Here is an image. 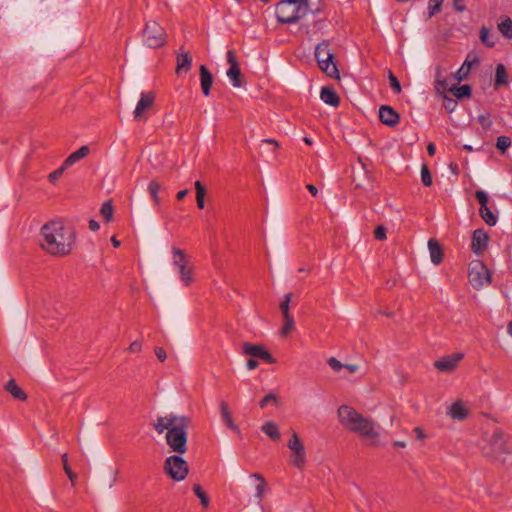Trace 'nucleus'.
<instances>
[{
	"label": "nucleus",
	"instance_id": "obj_34",
	"mask_svg": "<svg viewBox=\"0 0 512 512\" xmlns=\"http://www.w3.org/2000/svg\"><path fill=\"white\" fill-rule=\"evenodd\" d=\"M480 40L481 42L489 48H492L496 44V38L494 35L490 34L488 28L485 26L480 29Z\"/></svg>",
	"mask_w": 512,
	"mask_h": 512
},
{
	"label": "nucleus",
	"instance_id": "obj_52",
	"mask_svg": "<svg viewBox=\"0 0 512 512\" xmlns=\"http://www.w3.org/2000/svg\"><path fill=\"white\" fill-rule=\"evenodd\" d=\"M475 196L480 204V208L487 207L488 195L483 190L476 191Z\"/></svg>",
	"mask_w": 512,
	"mask_h": 512
},
{
	"label": "nucleus",
	"instance_id": "obj_16",
	"mask_svg": "<svg viewBox=\"0 0 512 512\" xmlns=\"http://www.w3.org/2000/svg\"><path fill=\"white\" fill-rule=\"evenodd\" d=\"M179 418L180 416L174 414L159 416L157 422L154 424V428L159 434H162L165 430L168 432L170 428L177 425Z\"/></svg>",
	"mask_w": 512,
	"mask_h": 512
},
{
	"label": "nucleus",
	"instance_id": "obj_32",
	"mask_svg": "<svg viewBox=\"0 0 512 512\" xmlns=\"http://www.w3.org/2000/svg\"><path fill=\"white\" fill-rule=\"evenodd\" d=\"M499 32L507 39H512V20L508 16L501 18L498 23Z\"/></svg>",
	"mask_w": 512,
	"mask_h": 512
},
{
	"label": "nucleus",
	"instance_id": "obj_37",
	"mask_svg": "<svg viewBox=\"0 0 512 512\" xmlns=\"http://www.w3.org/2000/svg\"><path fill=\"white\" fill-rule=\"evenodd\" d=\"M480 216L489 226H494L497 223V216L490 210V208L484 207L479 209Z\"/></svg>",
	"mask_w": 512,
	"mask_h": 512
},
{
	"label": "nucleus",
	"instance_id": "obj_6",
	"mask_svg": "<svg viewBox=\"0 0 512 512\" xmlns=\"http://www.w3.org/2000/svg\"><path fill=\"white\" fill-rule=\"evenodd\" d=\"M509 452V445L505 434L501 430H495L489 439L488 445L484 448L487 457L497 459Z\"/></svg>",
	"mask_w": 512,
	"mask_h": 512
},
{
	"label": "nucleus",
	"instance_id": "obj_12",
	"mask_svg": "<svg viewBox=\"0 0 512 512\" xmlns=\"http://www.w3.org/2000/svg\"><path fill=\"white\" fill-rule=\"evenodd\" d=\"M227 62L229 63L230 67L227 70V77L231 80V83L234 87H241L242 82L240 80L241 76V70L239 63L236 59L235 52L233 50L227 51Z\"/></svg>",
	"mask_w": 512,
	"mask_h": 512
},
{
	"label": "nucleus",
	"instance_id": "obj_10",
	"mask_svg": "<svg viewBox=\"0 0 512 512\" xmlns=\"http://www.w3.org/2000/svg\"><path fill=\"white\" fill-rule=\"evenodd\" d=\"M242 352L245 355L259 358L268 364H274L276 362L271 353L268 352L263 345L245 342L242 346Z\"/></svg>",
	"mask_w": 512,
	"mask_h": 512
},
{
	"label": "nucleus",
	"instance_id": "obj_42",
	"mask_svg": "<svg viewBox=\"0 0 512 512\" xmlns=\"http://www.w3.org/2000/svg\"><path fill=\"white\" fill-rule=\"evenodd\" d=\"M442 96L443 99V106L446 109L448 113H452L456 107H457V101L451 97H449L446 94V91L444 93H439Z\"/></svg>",
	"mask_w": 512,
	"mask_h": 512
},
{
	"label": "nucleus",
	"instance_id": "obj_22",
	"mask_svg": "<svg viewBox=\"0 0 512 512\" xmlns=\"http://www.w3.org/2000/svg\"><path fill=\"white\" fill-rule=\"evenodd\" d=\"M477 62V58H474L473 60L470 61L468 56L461 65V67L455 73L452 74L453 78L456 79L458 82L466 80L470 74L472 65Z\"/></svg>",
	"mask_w": 512,
	"mask_h": 512
},
{
	"label": "nucleus",
	"instance_id": "obj_24",
	"mask_svg": "<svg viewBox=\"0 0 512 512\" xmlns=\"http://www.w3.org/2000/svg\"><path fill=\"white\" fill-rule=\"evenodd\" d=\"M448 415L454 420L463 421L467 418L468 411L461 401H456L450 406Z\"/></svg>",
	"mask_w": 512,
	"mask_h": 512
},
{
	"label": "nucleus",
	"instance_id": "obj_20",
	"mask_svg": "<svg viewBox=\"0 0 512 512\" xmlns=\"http://www.w3.org/2000/svg\"><path fill=\"white\" fill-rule=\"evenodd\" d=\"M321 71H323L328 77L339 79V71L337 64L334 59H322L317 61Z\"/></svg>",
	"mask_w": 512,
	"mask_h": 512
},
{
	"label": "nucleus",
	"instance_id": "obj_39",
	"mask_svg": "<svg viewBox=\"0 0 512 512\" xmlns=\"http://www.w3.org/2000/svg\"><path fill=\"white\" fill-rule=\"evenodd\" d=\"M193 492L195 495L200 499V503L204 508H207L209 506V497L205 493V491L202 489L201 485L195 484L193 486Z\"/></svg>",
	"mask_w": 512,
	"mask_h": 512
},
{
	"label": "nucleus",
	"instance_id": "obj_36",
	"mask_svg": "<svg viewBox=\"0 0 512 512\" xmlns=\"http://www.w3.org/2000/svg\"><path fill=\"white\" fill-rule=\"evenodd\" d=\"M173 264L179 269L187 265V259L183 250L179 248H173Z\"/></svg>",
	"mask_w": 512,
	"mask_h": 512
},
{
	"label": "nucleus",
	"instance_id": "obj_45",
	"mask_svg": "<svg viewBox=\"0 0 512 512\" xmlns=\"http://www.w3.org/2000/svg\"><path fill=\"white\" fill-rule=\"evenodd\" d=\"M421 181L422 184L426 187L432 185V176L426 164H423L421 167Z\"/></svg>",
	"mask_w": 512,
	"mask_h": 512
},
{
	"label": "nucleus",
	"instance_id": "obj_28",
	"mask_svg": "<svg viewBox=\"0 0 512 512\" xmlns=\"http://www.w3.org/2000/svg\"><path fill=\"white\" fill-rule=\"evenodd\" d=\"M502 85H508V74L504 64L500 63L495 69L494 88L497 90Z\"/></svg>",
	"mask_w": 512,
	"mask_h": 512
},
{
	"label": "nucleus",
	"instance_id": "obj_5",
	"mask_svg": "<svg viewBox=\"0 0 512 512\" xmlns=\"http://www.w3.org/2000/svg\"><path fill=\"white\" fill-rule=\"evenodd\" d=\"M143 42L149 48H159L166 43V33L156 21H148L143 30Z\"/></svg>",
	"mask_w": 512,
	"mask_h": 512
},
{
	"label": "nucleus",
	"instance_id": "obj_40",
	"mask_svg": "<svg viewBox=\"0 0 512 512\" xmlns=\"http://www.w3.org/2000/svg\"><path fill=\"white\" fill-rule=\"evenodd\" d=\"M160 188H161V186H160L159 182H157L156 180H152L148 184V191L156 205H158L160 202L159 196H158Z\"/></svg>",
	"mask_w": 512,
	"mask_h": 512
},
{
	"label": "nucleus",
	"instance_id": "obj_31",
	"mask_svg": "<svg viewBox=\"0 0 512 512\" xmlns=\"http://www.w3.org/2000/svg\"><path fill=\"white\" fill-rule=\"evenodd\" d=\"M448 90L454 95L455 98L459 100L464 98H470L472 95V88L468 84L462 85L460 87L454 85L450 87Z\"/></svg>",
	"mask_w": 512,
	"mask_h": 512
},
{
	"label": "nucleus",
	"instance_id": "obj_64",
	"mask_svg": "<svg viewBox=\"0 0 512 512\" xmlns=\"http://www.w3.org/2000/svg\"><path fill=\"white\" fill-rule=\"evenodd\" d=\"M188 194V190L187 189H184V190H181L177 193L176 195V198L177 200L181 201L185 198V196Z\"/></svg>",
	"mask_w": 512,
	"mask_h": 512
},
{
	"label": "nucleus",
	"instance_id": "obj_18",
	"mask_svg": "<svg viewBox=\"0 0 512 512\" xmlns=\"http://www.w3.org/2000/svg\"><path fill=\"white\" fill-rule=\"evenodd\" d=\"M199 74L202 93L207 97L210 95V90L214 80L213 75L205 65L200 66Z\"/></svg>",
	"mask_w": 512,
	"mask_h": 512
},
{
	"label": "nucleus",
	"instance_id": "obj_30",
	"mask_svg": "<svg viewBox=\"0 0 512 512\" xmlns=\"http://www.w3.org/2000/svg\"><path fill=\"white\" fill-rule=\"evenodd\" d=\"M251 477L258 481V484L256 485L255 497H256L258 503H261L262 499H263V496H264V493L266 492V489H267L266 480L259 473L251 474Z\"/></svg>",
	"mask_w": 512,
	"mask_h": 512
},
{
	"label": "nucleus",
	"instance_id": "obj_47",
	"mask_svg": "<svg viewBox=\"0 0 512 512\" xmlns=\"http://www.w3.org/2000/svg\"><path fill=\"white\" fill-rule=\"evenodd\" d=\"M478 123L481 125V127L484 130H488L492 126L493 122L491 120L490 114L486 113V114H480L478 116Z\"/></svg>",
	"mask_w": 512,
	"mask_h": 512
},
{
	"label": "nucleus",
	"instance_id": "obj_26",
	"mask_svg": "<svg viewBox=\"0 0 512 512\" xmlns=\"http://www.w3.org/2000/svg\"><path fill=\"white\" fill-rule=\"evenodd\" d=\"M220 410H221V417H222V420L223 422L225 423V425L239 433V428L238 426L234 423L233 421V418H232V415H231V412L229 410V407H228V404L225 402V401H222L221 404H220Z\"/></svg>",
	"mask_w": 512,
	"mask_h": 512
},
{
	"label": "nucleus",
	"instance_id": "obj_62",
	"mask_svg": "<svg viewBox=\"0 0 512 512\" xmlns=\"http://www.w3.org/2000/svg\"><path fill=\"white\" fill-rule=\"evenodd\" d=\"M306 188L308 189V191L314 196L316 197L318 195V189L315 185L313 184H308L306 186Z\"/></svg>",
	"mask_w": 512,
	"mask_h": 512
},
{
	"label": "nucleus",
	"instance_id": "obj_63",
	"mask_svg": "<svg viewBox=\"0 0 512 512\" xmlns=\"http://www.w3.org/2000/svg\"><path fill=\"white\" fill-rule=\"evenodd\" d=\"M414 432L416 433V437L418 439H424L426 437V435L424 434L422 428H420V427H416L414 429Z\"/></svg>",
	"mask_w": 512,
	"mask_h": 512
},
{
	"label": "nucleus",
	"instance_id": "obj_7",
	"mask_svg": "<svg viewBox=\"0 0 512 512\" xmlns=\"http://www.w3.org/2000/svg\"><path fill=\"white\" fill-rule=\"evenodd\" d=\"M164 471L175 481L186 478L189 468L187 462L180 455H172L165 460Z\"/></svg>",
	"mask_w": 512,
	"mask_h": 512
},
{
	"label": "nucleus",
	"instance_id": "obj_48",
	"mask_svg": "<svg viewBox=\"0 0 512 512\" xmlns=\"http://www.w3.org/2000/svg\"><path fill=\"white\" fill-rule=\"evenodd\" d=\"M389 81H390V86L392 88V90L396 93V94H399L402 90L401 88V84L399 82V80L397 79V77L393 74L392 71H389Z\"/></svg>",
	"mask_w": 512,
	"mask_h": 512
},
{
	"label": "nucleus",
	"instance_id": "obj_27",
	"mask_svg": "<svg viewBox=\"0 0 512 512\" xmlns=\"http://www.w3.org/2000/svg\"><path fill=\"white\" fill-rule=\"evenodd\" d=\"M5 390L17 400L25 401L27 399L26 393L18 386L14 379H10L6 383Z\"/></svg>",
	"mask_w": 512,
	"mask_h": 512
},
{
	"label": "nucleus",
	"instance_id": "obj_49",
	"mask_svg": "<svg viewBox=\"0 0 512 512\" xmlns=\"http://www.w3.org/2000/svg\"><path fill=\"white\" fill-rule=\"evenodd\" d=\"M442 3L443 0H429L428 8L430 11V16H433L436 13L440 12Z\"/></svg>",
	"mask_w": 512,
	"mask_h": 512
},
{
	"label": "nucleus",
	"instance_id": "obj_55",
	"mask_svg": "<svg viewBox=\"0 0 512 512\" xmlns=\"http://www.w3.org/2000/svg\"><path fill=\"white\" fill-rule=\"evenodd\" d=\"M291 298H292V294L291 293L285 294L283 300L280 303V310H281V312L289 310V304H290Z\"/></svg>",
	"mask_w": 512,
	"mask_h": 512
},
{
	"label": "nucleus",
	"instance_id": "obj_50",
	"mask_svg": "<svg viewBox=\"0 0 512 512\" xmlns=\"http://www.w3.org/2000/svg\"><path fill=\"white\" fill-rule=\"evenodd\" d=\"M67 168L64 167V165L62 164L58 169L54 170L53 172H51L48 176V179L51 183H55L64 173V171L66 170Z\"/></svg>",
	"mask_w": 512,
	"mask_h": 512
},
{
	"label": "nucleus",
	"instance_id": "obj_15",
	"mask_svg": "<svg viewBox=\"0 0 512 512\" xmlns=\"http://www.w3.org/2000/svg\"><path fill=\"white\" fill-rule=\"evenodd\" d=\"M489 236L484 229H477L473 232L471 249L474 253L480 254L486 248L488 244Z\"/></svg>",
	"mask_w": 512,
	"mask_h": 512
},
{
	"label": "nucleus",
	"instance_id": "obj_13",
	"mask_svg": "<svg viewBox=\"0 0 512 512\" xmlns=\"http://www.w3.org/2000/svg\"><path fill=\"white\" fill-rule=\"evenodd\" d=\"M464 358V354L459 352L453 355L445 356L434 362V366L441 372H452L456 369L459 362Z\"/></svg>",
	"mask_w": 512,
	"mask_h": 512
},
{
	"label": "nucleus",
	"instance_id": "obj_54",
	"mask_svg": "<svg viewBox=\"0 0 512 512\" xmlns=\"http://www.w3.org/2000/svg\"><path fill=\"white\" fill-rule=\"evenodd\" d=\"M328 365L334 371H340L343 368V364L334 357L328 360Z\"/></svg>",
	"mask_w": 512,
	"mask_h": 512
},
{
	"label": "nucleus",
	"instance_id": "obj_53",
	"mask_svg": "<svg viewBox=\"0 0 512 512\" xmlns=\"http://www.w3.org/2000/svg\"><path fill=\"white\" fill-rule=\"evenodd\" d=\"M374 237L376 240L383 241L386 239V228L383 225H379L374 230Z\"/></svg>",
	"mask_w": 512,
	"mask_h": 512
},
{
	"label": "nucleus",
	"instance_id": "obj_9",
	"mask_svg": "<svg viewBox=\"0 0 512 512\" xmlns=\"http://www.w3.org/2000/svg\"><path fill=\"white\" fill-rule=\"evenodd\" d=\"M288 448L291 450V464L295 466L297 469L302 470L306 464V451L305 447L298 436V434L293 431L292 436L287 444Z\"/></svg>",
	"mask_w": 512,
	"mask_h": 512
},
{
	"label": "nucleus",
	"instance_id": "obj_41",
	"mask_svg": "<svg viewBox=\"0 0 512 512\" xmlns=\"http://www.w3.org/2000/svg\"><path fill=\"white\" fill-rule=\"evenodd\" d=\"M113 206L110 201H106L102 204L100 213L106 222H110L113 217Z\"/></svg>",
	"mask_w": 512,
	"mask_h": 512
},
{
	"label": "nucleus",
	"instance_id": "obj_3",
	"mask_svg": "<svg viewBox=\"0 0 512 512\" xmlns=\"http://www.w3.org/2000/svg\"><path fill=\"white\" fill-rule=\"evenodd\" d=\"M319 9L312 10L309 3L301 0H282L277 3L275 15L280 23L293 24L304 18L308 12L316 13Z\"/></svg>",
	"mask_w": 512,
	"mask_h": 512
},
{
	"label": "nucleus",
	"instance_id": "obj_8",
	"mask_svg": "<svg viewBox=\"0 0 512 512\" xmlns=\"http://www.w3.org/2000/svg\"><path fill=\"white\" fill-rule=\"evenodd\" d=\"M469 282L474 288H481L491 282V274L481 261L472 262L469 266Z\"/></svg>",
	"mask_w": 512,
	"mask_h": 512
},
{
	"label": "nucleus",
	"instance_id": "obj_11",
	"mask_svg": "<svg viewBox=\"0 0 512 512\" xmlns=\"http://www.w3.org/2000/svg\"><path fill=\"white\" fill-rule=\"evenodd\" d=\"M155 102V95L153 92H142L141 97L133 112L134 120L141 121L145 119V113L151 109Z\"/></svg>",
	"mask_w": 512,
	"mask_h": 512
},
{
	"label": "nucleus",
	"instance_id": "obj_23",
	"mask_svg": "<svg viewBox=\"0 0 512 512\" xmlns=\"http://www.w3.org/2000/svg\"><path fill=\"white\" fill-rule=\"evenodd\" d=\"M90 152V148L87 145L81 146L77 151L71 153L62 163L64 167L68 168L81 159L85 158Z\"/></svg>",
	"mask_w": 512,
	"mask_h": 512
},
{
	"label": "nucleus",
	"instance_id": "obj_25",
	"mask_svg": "<svg viewBox=\"0 0 512 512\" xmlns=\"http://www.w3.org/2000/svg\"><path fill=\"white\" fill-rule=\"evenodd\" d=\"M315 58L317 61L322 59H334V54L330 50V43L328 41H322L316 46Z\"/></svg>",
	"mask_w": 512,
	"mask_h": 512
},
{
	"label": "nucleus",
	"instance_id": "obj_56",
	"mask_svg": "<svg viewBox=\"0 0 512 512\" xmlns=\"http://www.w3.org/2000/svg\"><path fill=\"white\" fill-rule=\"evenodd\" d=\"M154 352H155L156 357L161 362L166 360L167 354H166V351H165V349L163 347H159V346L155 347Z\"/></svg>",
	"mask_w": 512,
	"mask_h": 512
},
{
	"label": "nucleus",
	"instance_id": "obj_38",
	"mask_svg": "<svg viewBox=\"0 0 512 512\" xmlns=\"http://www.w3.org/2000/svg\"><path fill=\"white\" fill-rule=\"evenodd\" d=\"M61 460H62V463H63V469L67 475V477L69 478L72 486H75V482L77 480V475L76 473H74L68 463V454L67 453H64L61 457Z\"/></svg>",
	"mask_w": 512,
	"mask_h": 512
},
{
	"label": "nucleus",
	"instance_id": "obj_57",
	"mask_svg": "<svg viewBox=\"0 0 512 512\" xmlns=\"http://www.w3.org/2000/svg\"><path fill=\"white\" fill-rule=\"evenodd\" d=\"M453 6L456 11L463 12L466 10V6L464 5V0H454Z\"/></svg>",
	"mask_w": 512,
	"mask_h": 512
},
{
	"label": "nucleus",
	"instance_id": "obj_51",
	"mask_svg": "<svg viewBox=\"0 0 512 512\" xmlns=\"http://www.w3.org/2000/svg\"><path fill=\"white\" fill-rule=\"evenodd\" d=\"M295 327L294 319L284 320V325L280 331L281 336H286Z\"/></svg>",
	"mask_w": 512,
	"mask_h": 512
},
{
	"label": "nucleus",
	"instance_id": "obj_44",
	"mask_svg": "<svg viewBox=\"0 0 512 512\" xmlns=\"http://www.w3.org/2000/svg\"><path fill=\"white\" fill-rule=\"evenodd\" d=\"M511 145V139L508 136H499L496 141V148L501 151L502 154L506 152V150Z\"/></svg>",
	"mask_w": 512,
	"mask_h": 512
},
{
	"label": "nucleus",
	"instance_id": "obj_19",
	"mask_svg": "<svg viewBox=\"0 0 512 512\" xmlns=\"http://www.w3.org/2000/svg\"><path fill=\"white\" fill-rule=\"evenodd\" d=\"M321 100L330 106L338 107L340 104V98L334 88L325 86L320 92Z\"/></svg>",
	"mask_w": 512,
	"mask_h": 512
},
{
	"label": "nucleus",
	"instance_id": "obj_35",
	"mask_svg": "<svg viewBox=\"0 0 512 512\" xmlns=\"http://www.w3.org/2000/svg\"><path fill=\"white\" fill-rule=\"evenodd\" d=\"M195 190H196L197 206L199 209H204L206 189L200 181H196L195 182Z\"/></svg>",
	"mask_w": 512,
	"mask_h": 512
},
{
	"label": "nucleus",
	"instance_id": "obj_59",
	"mask_svg": "<svg viewBox=\"0 0 512 512\" xmlns=\"http://www.w3.org/2000/svg\"><path fill=\"white\" fill-rule=\"evenodd\" d=\"M141 348H142V345H141V343H140V342H138V341H134V342H132V343L130 344V346H129V350H130L131 352H139V351H141Z\"/></svg>",
	"mask_w": 512,
	"mask_h": 512
},
{
	"label": "nucleus",
	"instance_id": "obj_33",
	"mask_svg": "<svg viewBox=\"0 0 512 512\" xmlns=\"http://www.w3.org/2000/svg\"><path fill=\"white\" fill-rule=\"evenodd\" d=\"M262 431L274 441H278L280 439L278 426L272 421L264 423L262 426Z\"/></svg>",
	"mask_w": 512,
	"mask_h": 512
},
{
	"label": "nucleus",
	"instance_id": "obj_2",
	"mask_svg": "<svg viewBox=\"0 0 512 512\" xmlns=\"http://www.w3.org/2000/svg\"><path fill=\"white\" fill-rule=\"evenodd\" d=\"M338 417L342 425L364 438L375 439L379 436V433L375 430L374 422L369 418L363 417L351 406H340L338 408Z\"/></svg>",
	"mask_w": 512,
	"mask_h": 512
},
{
	"label": "nucleus",
	"instance_id": "obj_1",
	"mask_svg": "<svg viewBox=\"0 0 512 512\" xmlns=\"http://www.w3.org/2000/svg\"><path fill=\"white\" fill-rule=\"evenodd\" d=\"M41 247L53 256L68 255L75 244V232L62 221H50L41 228Z\"/></svg>",
	"mask_w": 512,
	"mask_h": 512
},
{
	"label": "nucleus",
	"instance_id": "obj_29",
	"mask_svg": "<svg viewBox=\"0 0 512 512\" xmlns=\"http://www.w3.org/2000/svg\"><path fill=\"white\" fill-rule=\"evenodd\" d=\"M448 83L440 66L435 69V91L436 93H444L447 91Z\"/></svg>",
	"mask_w": 512,
	"mask_h": 512
},
{
	"label": "nucleus",
	"instance_id": "obj_14",
	"mask_svg": "<svg viewBox=\"0 0 512 512\" xmlns=\"http://www.w3.org/2000/svg\"><path fill=\"white\" fill-rule=\"evenodd\" d=\"M379 120L388 127H395L400 122V115L391 106L382 105L379 109Z\"/></svg>",
	"mask_w": 512,
	"mask_h": 512
},
{
	"label": "nucleus",
	"instance_id": "obj_46",
	"mask_svg": "<svg viewBox=\"0 0 512 512\" xmlns=\"http://www.w3.org/2000/svg\"><path fill=\"white\" fill-rule=\"evenodd\" d=\"M278 401H279V399L275 394L269 393L261 399V401L259 402V406L261 408H265L269 403H273L274 405H277Z\"/></svg>",
	"mask_w": 512,
	"mask_h": 512
},
{
	"label": "nucleus",
	"instance_id": "obj_58",
	"mask_svg": "<svg viewBox=\"0 0 512 512\" xmlns=\"http://www.w3.org/2000/svg\"><path fill=\"white\" fill-rule=\"evenodd\" d=\"M258 365H259L258 361H257L256 359H253V358L248 359V360H247V363H246V366H247V368H248L249 370H254V369H256V368L258 367Z\"/></svg>",
	"mask_w": 512,
	"mask_h": 512
},
{
	"label": "nucleus",
	"instance_id": "obj_43",
	"mask_svg": "<svg viewBox=\"0 0 512 512\" xmlns=\"http://www.w3.org/2000/svg\"><path fill=\"white\" fill-rule=\"evenodd\" d=\"M179 275H180V278H181V281L183 282V284L185 286H188L192 283V269L184 266L183 269L182 268H179Z\"/></svg>",
	"mask_w": 512,
	"mask_h": 512
},
{
	"label": "nucleus",
	"instance_id": "obj_17",
	"mask_svg": "<svg viewBox=\"0 0 512 512\" xmlns=\"http://www.w3.org/2000/svg\"><path fill=\"white\" fill-rule=\"evenodd\" d=\"M177 67H176V73L180 74L182 72H188L191 69L192 65V56L191 54L184 50L183 47H181L177 52Z\"/></svg>",
	"mask_w": 512,
	"mask_h": 512
},
{
	"label": "nucleus",
	"instance_id": "obj_61",
	"mask_svg": "<svg viewBox=\"0 0 512 512\" xmlns=\"http://www.w3.org/2000/svg\"><path fill=\"white\" fill-rule=\"evenodd\" d=\"M427 153L429 156H434L436 153V146L434 143L430 142L427 145Z\"/></svg>",
	"mask_w": 512,
	"mask_h": 512
},
{
	"label": "nucleus",
	"instance_id": "obj_21",
	"mask_svg": "<svg viewBox=\"0 0 512 512\" xmlns=\"http://www.w3.org/2000/svg\"><path fill=\"white\" fill-rule=\"evenodd\" d=\"M428 249L430 252L431 262L439 265L443 261V250L439 242L435 239L428 241Z\"/></svg>",
	"mask_w": 512,
	"mask_h": 512
},
{
	"label": "nucleus",
	"instance_id": "obj_4",
	"mask_svg": "<svg viewBox=\"0 0 512 512\" xmlns=\"http://www.w3.org/2000/svg\"><path fill=\"white\" fill-rule=\"evenodd\" d=\"M191 424L189 417L180 416L175 427L169 429L166 441L172 451L184 454L187 451V430Z\"/></svg>",
	"mask_w": 512,
	"mask_h": 512
},
{
	"label": "nucleus",
	"instance_id": "obj_60",
	"mask_svg": "<svg viewBox=\"0 0 512 512\" xmlns=\"http://www.w3.org/2000/svg\"><path fill=\"white\" fill-rule=\"evenodd\" d=\"M99 228H100L99 222H97V221H96V220H94V219H91V220L89 221V229H90L91 231H98V230H99Z\"/></svg>",
	"mask_w": 512,
	"mask_h": 512
}]
</instances>
